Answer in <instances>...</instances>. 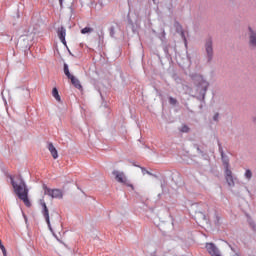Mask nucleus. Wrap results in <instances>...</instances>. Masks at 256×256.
<instances>
[{
    "label": "nucleus",
    "mask_w": 256,
    "mask_h": 256,
    "mask_svg": "<svg viewBox=\"0 0 256 256\" xmlns=\"http://www.w3.org/2000/svg\"><path fill=\"white\" fill-rule=\"evenodd\" d=\"M9 183L12 185L14 189V193H16L18 199L23 201L26 207H31V201L29 200V188L27 187V183L21 175H6Z\"/></svg>",
    "instance_id": "1"
},
{
    "label": "nucleus",
    "mask_w": 256,
    "mask_h": 256,
    "mask_svg": "<svg viewBox=\"0 0 256 256\" xmlns=\"http://www.w3.org/2000/svg\"><path fill=\"white\" fill-rule=\"evenodd\" d=\"M190 78L196 87L197 93H199V96L197 97V99H199V101H205V95H207V90L209 89V83L207 82L205 77H203V75L201 74H197V73L190 74Z\"/></svg>",
    "instance_id": "2"
},
{
    "label": "nucleus",
    "mask_w": 256,
    "mask_h": 256,
    "mask_svg": "<svg viewBox=\"0 0 256 256\" xmlns=\"http://www.w3.org/2000/svg\"><path fill=\"white\" fill-rule=\"evenodd\" d=\"M217 145H218V151L221 155L222 163L225 169L226 183H228L229 187H235L236 178L233 177V172L229 168V156L225 154V151L223 150V145L221 144V141L219 139L217 140Z\"/></svg>",
    "instance_id": "3"
},
{
    "label": "nucleus",
    "mask_w": 256,
    "mask_h": 256,
    "mask_svg": "<svg viewBox=\"0 0 256 256\" xmlns=\"http://www.w3.org/2000/svg\"><path fill=\"white\" fill-rule=\"evenodd\" d=\"M204 49H205V52H206L207 62L211 63V61H213V55H214L213 38L208 37L205 40Z\"/></svg>",
    "instance_id": "4"
},
{
    "label": "nucleus",
    "mask_w": 256,
    "mask_h": 256,
    "mask_svg": "<svg viewBox=\"0 0 256 256\" xmlns=\"http://www.w3.org/2000/svg\"><path fill=\"white\" fill-rule=\"evenodd\" d=\"M45 195H48L52 199H61L63 197V191L61 189H51L47 185H43Z\"/></svg>",
    "instance_id": "5"
},
{
    "label": "nucleus",
    "mask_w": 256,
    "mask_h": 256,
    "mask_svg": "<svg viewBox=\"0 0 256 256\" xmlns=\"http://www.w3.org/2000/svg\"><path fill=\"white\" fill-rule=\"evenodd\" d=\"M203 207L204 209L195 212V217H197L199 221H205L207 223L209 221V206L204 204Z\"/></svg>",
    "instance_id": "6"
},
{
    "label": "nucleus",
    "mask_w": 256,
    "mask_h": 256,
    "mask_svg": "<svg viewBox=\"0 0 256 256\" xmlns=\"http://www.w3.org/2000/svg\"><path fill=\"white\" fill-rule=\"evenodd\" d=\"M40 205L42 206V215L45 218L48 228L50 231H53V228L51 227V220L49 218V208H47V204L43 202V200H40Z\"/></svg>",
    "instance_id": "7"
},
{
    "label": "nucleus",
    "mask_w": 256,
    "mask_h": 256,
    "mask_svg": "<svg viewBox=\"0 0 256 256\" xmlns=\"http://www.w3.org/2000/svg\"><path fill=\"white\" fill-rule=\"evenodd\" d=\"M57 35L61 43H63L65 47H67V40H65V37H67V30L65 29V27L61 26L60 28H58Z\"/></svg>",
    "instance_id": "8"
},
{
    "label": "nucleus",
    "mask_w": 256,
    "mask_h": 256,
    "mask_svg": "<svg viewBox=\"0 0 256 256\" xmlns=\"http://www.w3.org/2000/svg\"><path fill=\"white\" fill-rule=\"evenodd\" d=\"M174 27L176 29V33L180 34V36L182 37L185 45H187V38L185 37V31L183 30V26L181 25V23H179V21H175L174 22Z\"/></svg>",
    "instance_id": "9"
},
{
    "label": "nucleus",
    "mask_w": 256,
    "mask_h": 256,
    "mask_svg": "<svg viewBox=\"0 0 256 256\" xmlns=\"http://www.w3.org/2000/svg\"><path fill=\"white\" fill-rule=\"evenodd\" d=\"M248 29L250 31L249 46L251 47V49H256V32L253 31V28H251V27H249Z\"/></svg>",
    "instance_id": "10"
},
{
    "label": "nucleus",
    "mask_w": 256,
    "mask_h": 256,
    "mask_svg": "<svg viewBox=\"0 0 256 256\" xmlns=\"http://www.w3.org/2000/svg\"><path fill=\"white\" fill-rule=\"evenodd\" d=\"M17 45H20V47L27 49L29 47V36L27 35H22L18 39Z\"/></svg>",
    "instance_id": "11"
},
{
    "label": "nucleus",
    "mask_w": 256,
    "mask_h": 256,
    "mask_svg": "<svg viewBox=\"0 0 256 256\" xmlns=\"http://www.w3.org/2000/svg\"><path fill=\"white\" fill-rule=\"evenodd\" d=\"M47 149L51 153L53 159H59V152L52 142H48Z\"/></svg>",
    "instance_id": "12"
},
{
    "label": "nucleus",
    "mask_w": 256,
    "mask_h": 256,
    "mask_svg": "<svg viewBox=\"0 0 256 256\" xmlns=\"http://www.w3.org/2000/svg\"><path fill=\"white\" fill-rule=\"evenodd\" d=\"M112 175L115 176V179L118 183H125L126 178H125V174L123 172H119L117 170H114L112 172Z\"/></svg>",
    "instance_id": "13"
},
{
    "label": "nucleus",
    "mask_w": 256,
    "mask_h": 256,
    "mask_svg": "<svg viewBox=\"0 0 256 256\" xmlns=\"http://www.w3.org/2000/svg\"><path fill=\"white\" fill-rule=\"evenodd\" d=\"M70 79L72 85L76 88V89H83V86L81 85V82L79 81V79H77L76 77L72 76Z\"/></svg>",
    "instance_id": "14"
},
{
    "label": "nucleus",
    "mask_w": 256,
    "mask_h": 256,
    "mask_svg": "<svg viewBox=\"0 0 256 256\" xmlns=\"http://www.w3.org/2000/svg\"><path fill=\"white\" fill-rule=\"evenodd\" d=\"M247 222H248L249 226L251 227V229L256 233L255 221H253V218H251V216H249V215H247Z\"/></svg>",
    "instance_id": "15"
},
{
    "label": "nucleus",
    "mask_w": 256,
    "mask_h": 256,
    "mask_svg": "<svg viewBox=\"0 0 256 256\" xmlns=\"http://www.w3.org/2000/svg\"><path fill=\"white\" fill-rule=\"evenodd\" d=\"M117 27H118V24L115 23V25H111V26L108 28L109 35H110V37H112V39H114V37H115V29H117Z\"/></svg>",
    "instance_id": "16"
},
{
    "label": "nucleus",
    "mask_w": 256,
    "mask_h": 256,
    "mask_svg": "<svg viewBox=\"0 0 256 256\" xmlns=\"http://www.w3.org/2000/svg\"><path fill=\"white\" fill-rule=\"evenodd\" d=\"M64 74L66 75L67 79H70L73 77L72 73L69 71L68 63H64Z\"/></svg>",
    "instance_id": "17"
},
{
    "label": "nucleus",
    "mask_w": 256,
    "mask_h": 256,
    "mask_svg": "<svg viewBox=\"0 0 256 256\" xmlns=\"http://www.w3.org/2000/svg\"><path fill=\"white\" fill-rule=\"evenodd\" d=\"M134 167H139L141 169L143 175H150L153 176V173H151L149 170L145 169V167L139 166L135 163H133Z\"/></svg>",
    "instance_id": "18"
},
{
    "label": "nucleus",
    "mask_w": 256,
    "mask_h": 256,
    "mask_svg": "<svg viewBox=\"0 0 256 256\" xmlns=\"http://www.w3.org/2000/svg\"><path fill=\"white\" fill-rule=\"evenodd\" d=\"M52 95L56 101H61V96L59 95V90L57 88L52 89Z\"/></svg>",
    "instance_id": "19"
},
{
    "label": "nucleus",
    "mask_w": 256,
    "mask_h": 256,
    "mask_svg": "<svg viewBox=\"0 0 256 256\" xmlns=\"http://www.w3.org/2000/svg\"><path fill=\"white\" fill-rule=\"evenodd\" d=\"M244 177L247 181H251L252 177H253V172H251L250 169H246L245 173H244Z\"/></svg>",
    "instance_id": "20"
},
{
    "label": "nucleus",
    "mask_w": 256,
    "mask_h": 256,
    "mask_svg": "<svg viewBox=\"0 0 256 256\" xmlns=\"http://www.w3.org/2000/svg\"><path fill=\"white\" fill-rule=\"evenodd\" d=\"M82 35H87V33H93V28L86 26L85 28L81 29Z\"/></svg>",
    "instance_id": "21"
},
{
    "label": "nucleus",
    "mask_w": 256,
    "mask_h": 256,
    "mask_svg": "<svg viewBox=\"0 0 256 256\" xmlns=\"http://www.w3.org/2000/svg\"><path fill=\"white\" fill-rule=\"evenodd\" d=\"M194 147L196 148V151H197V153H199V155H201L202 157H206L207 156V154H205V152H203V150H201L199 145L195 144Z\"/></svg>",
    "instance_id": "22"
},
{
    "label": "nucleus",
    "mask_w": 256,
    "mask_h": 256,
    "mask_svg": "<svg viewBox=\"0 0 256 256\" xmlns=\"http://www.w3.org/2000/svg\"><path fill=\"white\" fill-rule=\"evenodd\" d=\"M194 147L196 148V151H197V153H199V155H201L202 157H206L207 156V154H205V152H203V150H201L199 145L195 144Z\"/></svg>",
    "instance_id": "23"
},
{
    "label": "nucleus",
    "mask_w": 256,
    "mask_h": 256,
    "mask_svg": "<svg viewBox=\"0 0 256 256\" xmlns=\"http://www.w3.org/2000/svg\"><path fill=\"white\" fill-rule=\"evenodd\" d=\"M194 147L196 148V151H197V153H199V155H201L202 157H206L207 156V154H205V152H203V150H201L199 145L195 144Z\"/></svg>",
    "instance_id": "24"
},
{
    "label": "nucleus",
    "mask_w": 256,
    "mask_h": 256,
    "mask_svg": "<svg viewBox=\"0 0 256 256\" xmlns=\"http://www.w3.org/2000/svg\"><path fill=\"white\" fill-rule=\"evenodd\" d=\"M194 147L196 148V151H197V153H199V155H201L202 157H206L207 156V154H205V152H203V150H201L199 145L195 144Z\"/></svg>",
    "instance_id": "25"
},
{
    "label": "nucleus",
    "mask_w": 256,
    "mask_h": 256,
    "mask_svg": "<svg viewBox=\"0 0 256 256\" xmlns=\"http://www.w3.org/2000/svg\"><path fill=\"white\" fill-rule=\"evenodd\" d=\"M194 147L196 148V151H197V153H199V155H201L202 157H206L207 156V154H205V152H203V150H201L199 145L195 144Z\"/></svg>",
    "instance_id": "26"
},
{
    "label": "nucleus",
    "mask_w": 256,
    "mask_h": 256,
    "mask_svg": "<svg viewBox=\"0 0 256 256\" xmlns=\"http://www.w3.org/2000/svg\"><path fill=\"white\" fill-rule=\"evenodd\" d=\"M168 101H169L170 105H173V107H175V105H177V103H178L177 99L173 98L172 96H170L168 98Z\"/></svg>",
    "instance_id": "27"
},
{
    "label": "nucleus",
    "mask_w": 256,
    "mask_h": 256,
    "mask_svg": "<svg viewBox=\"0 0 256 256\" xmlns=\"http://www.w3.org/2000/svg\"><path fill=\"white\" fill-rule=\"evenodd\" d=\"M0 249L3 253V256H7V249H5V245H3V242L0 239Z\"/></svg>",
    "instance_id": "28"
},
{
    "label": "nucleus",
    "mask_w": 256,
    "mask_h": 256,
    "mask_svg": "<svg viewBox=\"0 0 256 256\" xmlns=\"http://www.w3.org/2000/svg\"><path fill=\"white\" fill-rule=\"evenodd\" d=\"M189 131H190V128H189V126H187V125H183L182 127H181V129H180V132L181 133H189Z\"/></svg>",
    "instance_id": "29"
},
{
    "label": "nucleus",
    "mask_w": 256,
    "mask_h": 256,
    "mask_svg": "<svg viewBox=\"0 0 256 256\" xmlns=\"http://www.w3.org/2000/svg\"><path fill=\"white\" fill-rule=\"evenodd\" d=\"M228 247L231 249L232 253H236V251H239V248L236 245L228 244Z\"/></svg>",
    "instance_id": "30"
},
{
    "label": "nucleus",
    "mask_w": 256,
    "mask_h": 256,
    "mask_svg": "<svg viewBox=\"0 0 256 256\" xmlns=\"http://www.w3.org/2000/svg\"><path fill=\"white\" fill-rule=\"evenodd\" d=\"M215 225L219 226L221 225V217L217 214H215V220H214Z\"/></svg>",
    "instance_id": "31"
},
{
    "label": "nucleus",
    "mask_w": 256,
    "mask_h": 256,
    "mask_svg": "<svg viewBox=\"0 0 256 256\" xmlns=\"http://www.w3.org/2000/svg\"><path fill=\"white\" fill-rule=\"evenodd\" d=\"M163 51H164L166 57H171V54H169V46H165L163 48Z\"/></svg>",
    "instance_id": "32"
},
{
    "label": "nucleus",
    "mask_w": 256,
    "mask_h": 256,
    "mask_svg": "<svg viewBox=\"0 0 256 256\" xmlns=\"http://www.w3.org/2000/svg\"><path fill=\"white\" fill-rule=\"evenodd\" d=\"M213 121H219V113L214 114Z\"/></svg>",
    "instance_id": "33"
},
{
    "label": "nucleus",
    "mask_w": 256,
    "mask_h": 256,
    "mask_svg": "<svg viewBox=\"0 0 256 256\" xmlns=\"http://www.w3.org/2000/svg\"><path fill=\"white\" fill-rule=\"evenodd\" d=\"M233 256H241V252H239V250H236Z\"/></svg>",
    "instance_id": "34"
},
{
    "label": "nucleus",
    "mask_w": 256,
    "mask_h": 256,
    "mask_svg": "<svg viewBox=\"0 0 256 256\" xmlns=\"http://www.w3.org/2000/svg\"><path fill=\"white\" fill-rule=\"evenodd\" d=\"M162 191H165V181L161 182Z\"/></svg>",
    "instance_id": "35"
},
{
    "label": "nucleus",
    "mask_w": 256,
    "mask_h": 256,
    "mask_svg": "<svg viewBox=\"0 0 256 256\" xmlns=\"http://www.w3.org/2000/svg\"><path fill=\"white\" fill-rule=\"evenodd\" d=\"M60 7H63V0H59Z\"/></svg>",
    "instance_id": "36"
},
{
    "label": "nucleus",
    "mask_w": 256,
    "mask_h": 256,
    "mask_svg": "<svg viewBox=\"0 0 256 256\" xmlns=\"http://www.w3.org/2000/svg\"><path fill=\"white\" fill-rule=\"evenodd\" d=\"M67 50H68L69 55L73 56V53H71V50H69V48H67Z\"/></svg>",
    "instance_id": "37"
},
{
    "label": "nucleus",
    "mask_w": 256,
    "mask_h": 256,
    "mask_svg": "<svg viewBox=\"0 0 256 256\" xmlns=\"http://www.w3.org/2000/svg\"><path fill=\"white\" fill-rule=\"evenodd\" d=\"M163 35H165V30H163Z\"/></svg>",
    "instance_id": "38"
},
{
    "label": "nucleus",
    "mask_w": 256,
    "mask_h": 256,
    "mask_svg": "<svg viewBox=\"0 0 256 256\" xmlns=\"http://www.w3.org/2000/svg\"><path fill=\"white\" fill-rule=\"evenodd\" d=\"M185 107H188V104H187V103L185 104Z\"/></svg>",
    "instance_id": "39"
},
{
    "label": "nucleus",
    "mask_w": 256,
    "mask_h": 256,
    "mask_svg": "<svg viewBox=\"0 0 256 256\" xmlns=\"http://www.w3.org/2000/svg\"><path fill=\"white\" fill-rule=\"evenodd\" d=\"M100 95H101V98L103 99V96H102V94L100 93Z\"/></svg>",
    "instance_id": "40"
},
{
    "label": "nucleus",
    "mask_w": 256,
    "mask_h": 256,
    "mask_svg": "<svg viewBox=\"0 0 256 256\" xmlns=\"http://www.w3.org/2000/svg\"><path fill=\"white\" fill-rule=\"evenodd\" d=\"M254 121H256V118H254Z\"/></svg>",
    "instance_id": "41"
}]
</instances>
